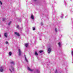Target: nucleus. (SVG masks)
Here are the masks:
<instances>
[{
    "mask_svg": "<svg viewBox=\"0 0 73 73\" xmlns=\"http://www.w3.org/2000/svg\"><path fill=\"white\" fill-rule=\"evenodd\" d=\"M4 67L3 66H1L0 67V72H3L4 71Z\"/></svg>",
    "mask_w": 73,
    "mask_h": 73,
    "instance_id": "obj_1",
    "label": "nucleus"
},
{
    "mask_svg": "<svg viewBox=\"0 0 73 73\" xmlns=\"http://www.w3.org/2000/svg\"><path fill=\"white\" fill-rule=\"evenodd\" d=\"M51 50H52V48H49L47 50L48 53L49 54L51 52Z\"/></svg>",
    "mask_w": 73,
    "mask_h": 73,
    "instance_id": "obj_2",
    "label": "nucleus"
},
{
    "mask_svg": "<svg viewBox=\"0 0 73 73\" xmlns=\"http://www.w3.org/2000/svg\"><path fill=\"white\" fill-rule=\"evenodd\" d=\"M18 51L19 56H21V50H20V49H19L18 50Z\"/></svg>",
    "mask_w": 73,
    "mask_h": 73,
    "instance_id": "obj_3",
    "label": "nucleus"
},
{
    "mask_svg": "<svg viewBox=\"0 0 73 73\" xmlns=\"http://www.w3.org/2000/svg\"><path fill=\"white\" fill-rule=\"evenodd\" d=\"M11 69H12L13 71H14V69L13 68V67H11L9 69V70H10L11 72H12V71L11 70Z\"/></svg>",
    "mask_w": 73,
    "mask_h": 73,
    "instance_id": "obj_4",
    "label": "nucleus"
},
{
    "mask_svg": "<svg viewBox=\"0 0 73 73\" xmlns=\"http://www.w3.org/2000/svg\"><path fill=\"white\" fill-rule=\"evenodd\" d=\"M15 34L16 35H17V36H20V35L19 33H17V32H15Z\"/></svg>",
    "mask_w": 73,
    "mask_h": 73,
    "instance_id": "obj_5",
    "label": "nucleus"
},
{
    "mask_svg": "<svg viewBox=\"0 0 73 73\" xmlns=\"http://www.w3.org/2000/svg\"><path fill=\"white\" fill-rule=\"evenodd\" d=\"M58 45L59 46V47H61L62 44H61V43L60 42H59L58 43Z\"/></svg>",
    "mask_w": 73,
    "mask_h": 73,
    "instance_id": "obj_6",
    "label": "nucleus"
},
{
    "mask_svg": "<svg viewBox=\"0 0 73 73\" xmlns=\"http://www.w3.org/2000/svg\"><path fill=\"white\" fill-rule=\"evenodd\" d=\"M7 36H8V33H5L4 34V36L6 37H7Z\"/></svg>",
    "mask_w": 73,
    "mask_h": 73,
    "instance_id": "obj_7",
    "label": "nucleus"
},
{
    "mask_svg": "<svg viewBox=\"0 0 73 73\" xmlns=\"http://www.w3.org/2000/svg\"><path fill=\"white\" fill-rule=\"evenodd\" d=\"M28 69L30 71H31V72H32L33 70L31 69L29 67L28 68Z\"/></svg>",
    "mask_w": 73,
    "mask_h": 73,
    "instance_id": "obj_8",
    "label": "nucleus"
},
{
    "mask_svg": "<svg viewBox=\"0 0 73 73\" xmlns=\"http://www.w3.org/2000/svg\"><path fill=\"white\" fill-rule=\"evenodd\" d=\"M31 18L32 19V20H33L34 19V17L33 16V15H32L31 16Z\"/></svg>",
    "mask_w": 73,
    "mask_h": 73,
    "instance_id": "obj_9",
    "label": "nucleus"
},
{
    "mask_svg": "<svg viewBox=\"0 0 73 73\" xmlns=\"http://www.w3.org/2000/svg\"><path fill=\"white\" fill-rule=\"evenodd\" d=\"M71 54L72 57H73V49H72L71 51Z\"/></svg>",
    "mask_w": 73,
    "mask_h": 73,
    "instance_id": "obj_10",
    "label": "nucleus"
},
{
    "mask_svg": "<svg viewBox=\"0 0 73 73\" xmlns=\"http://www.w3.org/2000/svg\"><path fill=\"white\" fill-rule=\"evenodd\" d=\"M35 54L36 56H38V54L37 53V51H35Z\"/></svg>",
    "mask_w": 73,
    "mask_h": 73,
    "instance_id": "obj_11",
    "label": "nucleus"
},
{
    "mask_svg": "<svg viewBox=\"0 0 73 73\" xmlns=\"http://www.w3.org/2000/svg\"><path fill=\"white\" fill-rule=\"evenodd\" d=\"M25 46L26 47H28V43H26L25 44Z\"/></svg>",
    "mask_w": 73,
    "mask_h": 73,
    "instance_id": "obj_12",
    "label": "nucleus"
},
{
    "mask_svg": "<svg viewBox=\"0 0 73 73\" xmlns=\"http://www.w3.org/2000/svg\"><path fill=\"white\" fill-rule=\"evenodd\" d=\"M11 23H12V22L11 21H10L8 23V25H11Z\"/></svg>",
    "mask_w": 73,
    "mask_h": 73,
    "instance_id": "obj_13",
    "label": "nucleus"
},
{
    "mask_svg": "<svg viewBox=\"0 0 73 73\" xmlns=\"http://www.w3.org/2000/svg\"><path fill=\"white\" fill-rule=\"evenodd\" d=\"M25 60L27 62H28V60L27 59V58H26V57H25Z\"/></svg>",
    "mask_w": 73,
    "mask_h": 73,
    "instance_id": "obj_14",
    "label": "nucleus"
},
{
    "mask_svg": "<svg viewBox=\"0 0 73 73\" xmlns=\"http://www.w3.org/2000/svg\"><path fill=\"white\" fill-rule=\"evenodd\" d=\"M9 56H11L12 55V52H9Z\"/></svg>",
    "mask_w": 73,
    "mask_h": 73,
    "instance_id": "obj_15",
    "label": "nucleus"
},
{
    "mask_svg": "<svg viewBox=\"0 0 73 73\" xmlns=\"http://www.w3.org/2000/svg\"><path fill=\"white\" fill-rule=\"evenodd\" d=\"M11 64H13V65H14L15 64V63H14V62H11Z\"/></svg>",
    "mask_w": 73,
    "mask_h": 73,
    "instance_id": "obj_16",
    "label": "nucleus"
},
{
    "mask_svg": "<svg viewBox=\"0 0 73 73\" xmlns=\"http://www.w3.org/2000/svg\"><path fill=\"white\" fill-rule=\"evenodd\" d=\"M37 73H40V71L39 70H37Z\"/></svg>",
    "mask_w": 73,
    "mask_h": 73,
    "instance_id": "obj_17",
    "label": "nucleus"
},
{
    "mask_svg": "<svg viewBox=\"0 0 73 73\" xmlns=\"http://www.w3.org/2000/svg\"><path fill=\"white\" fill-rule=\"evenodd\" d=\"M39 52H40V53H42V52H43V51L40 50V51H39Z\"/></svg>",
    "mask_w": 73,
    "mask_h": 73,
    "instance_id": "obj_18",
    "label": "nucleus"
},
{
    "mask_svg": "<svg viewBox=\"0 0 73 73\" xmlns=\"http://www.w3.org/2000/svg\"><path fill=\"white\" fill-rule=\"evenodd\" d=\"M17 28H18V29H19V25H17Z\"/></svg>",
    "mask_w": 73,
    "mask_h": 73,
    "instance_id": "obj_19",
    "label": "nucleus"
},
{
    "mask_svg": "<svg viewBox=\"0 0 73 73\" xmlns=\"http://www.w3.org/2000/svg\"><path fill=\"white\" fill-rule=\"evenodd\" d=\"M5 18H3V19L2 21H5Z\"/></svg>",
    "mask_w": 73,
    "mask_h": 73,
    "instance_id": "obj_20",
    "label": "nucleus"
},
{
    "mask_svg": "<svg viewBox=\"0 0 73 73\" xmlns=\"http://www.w3.org/2000/svg\"><path fill=\"white\" fill-rule=\"evenodd\" d=\"M55 73H57V70H56L55 71Z\"/></svg>",
    "mask_w": 73,
    "mask_h": 73,
    "instance_id": "obj_21",
    "label": "nucleus"
},
{
    "mask_svg": "<svg viewBox=\"0 0 73 73\" xmlns=\"http://www.w3.org/2000/svg\"><path fill=\"white\" fill-rule=\"evenodd\" d=\"M33 31H35V27H33Z\"/></svg>",
    "mask_w": 73,
    "mask_h": 73,
    "instance_id": "obj_22",
    "label": "nucleus"
},
{
    "mask_svg": "<svg viewBox=\"0 0 73 73\" xmlns=\"http://www.w3.org/2000/svg\"><path fill=\"white\" fill-rule=\"evenodd\" d=\"M55 32H57V29L55 28Z\"/></svg>",
    "mask_w": 73,
    "mask_h": 73,
    "instance_id": "obj_23",
    "label": "nucleus"
},
{
    "mask_svg": "<svg viewBox=\"0 0 73 73\" xmlns=\"http://www.w3.org/2000/svg\"><path fill=\"white\" fill-rule=\"evenodd\" d=\"M5 43L6 44H8V42L7 41H6L5 42Z\"/></svg>",
    "mask_w": 73,
    "mask_h": 73,
    "instance_id": "obj_24",
    "label": "nucleus"
},
{
    "mask_svg": "<svg viewBox=\"0 0 73 73\" xmlns=\"http://www.w3.org/2000/svg\"><path fill=\"white\" fill-rule=\"evenodd\" d=\"M0 4H1V5H2V2H1V1H0Z\"/></svg>",
    "mask_w": 73,
    "mask_h": 73,
    "instance_id": "obj_25",
    "label": "nucleus"
},
{
    "mask_svg": "<svg viewBox=\"0 0 73 73\" xmlns=\"http://www.w3.org/2000/svg\"><path fill=\"white\" fill-rule=\"evenodd\" d=\"M41 25H43V24L42 23V22H41Z\"/></svg>",
    "mask_w": 73,
    "mask_h": 73,
    "instance_id": "obj_26",
    "label": "nucleus"
},
{
    "mask_svg": "<svg viewBox=\"0 0 73 73\" xmlns=\"http://www.w3.org/2000/svg\"><path fill=\"white\" fill-rule=\"evenodd\" d=\"M63 15H62V16H61V18H62Z\"/></svg>",
    "mask_w": 73,
    "mask_h": 73,
    "instance_id": "obj_27",
    "label": "nucleus"
},
{
    "mask_svg": "<svg viewBox=\"0 0 73 73\" xmlns=\"http://www.w3.org/2000/svg\"><path fill=\"white\" fill-rule=\"evenodd\" d=\"M65 3V0H64V3Z\"/></svg>",
    "mask_w": 73,
    "mask_h": 73,
    "instance_id": "obj_28",
    "label": "nucleus"
},
{
    "mask_svg": "<svg viewBox=\"0 0 73 73\" xmlns=\"http://www.w3.org/2000/svg\"><path fill=\"white\" fill-rule=\"evenodd\" d=\"M1 37V35H0V37Z\"/></svg>",
    "mask_w": 73,
    "mask_h": 73,
    "instance_id": "obj_29",
    "label": "nucleus"
},
{
    "mask_svg": "<svg viewBox=\"0 0 73 73\" xmlns=\"http://www.w3.org/2000/svg\"><path fill=\"white\" fill-rule=\"evenodd\" d=\"M36 0H35V1H36Z\"/></svg>",
    "mask_w": 73,
    "mask_h": 73,
    "instance_id": "obj_30",
    "label": "nucleus"
},
{
    "mask_svg": "<svg viewBox=\"0 0 73 73\" xmlns=\"http://www.w3.org/2000/svg\"><path fill=\"white\" fill-rule=\"evenodd\" d=\"M66 3H65V5H66Z\"/></svg>",
    "mask_w": 73,
    "mask_h": 73,
    "instance_id": "obj_31",
    "label": "nucleus"
},
{
    "mask_svg": "<svg viewBox=\"0 0 73 73\" xmlns=\"http://www.w3.org/2000/svg\"><path fill=\"white\" fill-rule=\"evenodd\" d=\"M71 1H72V0H71Z\"/></svg>",
    "mask_w": 73,
    "mask_h": 73,
    "instance_id": "obj_32",
    "label": "nucleus"
},
{
    "mask_svg": "<svg viewBox=\"0 0 73 73\" xmlns=\"http://www.w3.org/2000/svg\"><path fill=\"white\" fill-rule=\"evenodd\" d=\"M60 73H61V72H60Z\"/></svg>",
    "mask_w": 73,
    "mask_h": 73,
    "instance_id": "obj_33",
    "label": "nucleus"
}]
</instances>
